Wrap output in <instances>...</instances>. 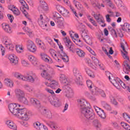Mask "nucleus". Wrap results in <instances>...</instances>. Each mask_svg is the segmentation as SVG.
<instances>
[{
	"label": "nucleus",
	"mask_w": 130,
	"mask_h": 130,
	"mask_svg": "<svg viewBox=\"0 0 130 130\" xmlns=\"http://www.w3.org/2000/svg\"><path fill=\"white\" fill-rule=\"evenodd\" d=\"M9 109L15 117L27 121L29 120V116L31 115V112L26 109H21V105L18 104H9Z\"/></svg>",
	"instance_id": "1"
},
{
	"label": "nucleus",
	"mask_w": 130,
	"mask_h": 130,
	"mask_svg": "<svg viewBox=\"0 0 130 130\" xmlns=\"http://www.w3.org/2000/svg\"><path fill=\"white\" fill-rule=\"evenodd\" d=\"M121 48L123 49V51H121L122 56L124 59L127 60L124 61L123 63V72L126 75L128 74V72H130V64H128V62L129 61V57L127 56V52L125 50L124 48V44H126V42L124 40H121Z\"/></svg>",
	"instance_id": "2"
},
{
	"label": "nucleus",
	"mask_w": 130,
	"mask_h": 130,
	"mask_svg": "<svg viewBox=\"0 0 130 130\" xmlns=\"http://www.w3.org/2000/svg\"><path fill=\"white\" fill-rule=\"evenodd\" d=\"M12 76L18 80H21V81H28V82H30V83H34L35 80L37 79L36 74L32 72H30L25 75H22L18 72H15L12 73Z\"/></svg>",
	"instance_id": "3"
},
{
	"label": "nucleus",
	"mask_w": 130,
	"mask_h": 130,
	"mask_svg": "<svg viewBox=\"0 0 130 130\" xmlns=\"http://www.w3.org/2000/svg\"><path fill=\"white\" fill-rule=\"evenodd\" d=\"M55 75V71L50 68L44 70L41 74V77L45 79V80H47V81H51V79L53 78V76Z\"/></svg>",
	"instance_id": "4"
},
{
	"label": "nucleus",
	"mask_w": 130,
	"mask_h": 130,
	"mask_svg": "<svg viewBox=\"0 0 130 130\" xmlns=\"http://www.w3.org/2000/svg\"><path fill=\"white\" fill-rule=\"evenodd\" d=\"M2 41L3 44L5 45L6 47H7L8 49H9L11 51L14 50V48H15V45L13 44V42H12L11 38L7 36H3L2 38Z\"/></svg>",
	"instance_id": "5"
},
{
	"label": "nucleus",
	"mask_w": 130,
	"mask_h": 130,
	"mask_svg": "<svg viewBox=\"0 0 130 130\" xmlns=\"http://www.w3.org/2000/svg\"><path fill=\"white\" fill-rule=\"evenodd\" d=\"M81 113L87 120H92L95 117L93 110L90 109V108L82 109L81 110Z\"/></svg>",
	"instance_id": "6"
},
{
	"label": "nucleus",
	"mask_w": 130,
	"mask_h": 130,
	"mask_svg": "<svg viewBox=\"0 0 130 130\" xmlns=\"http://www.w3.org/2000/svg\"><path fill=\"white\" fill-rule=\"evenodd\" d=\"M111 83L118 90H119L121 87H122L123 89L126 88V85L122 82V81H120V79L117 77L114 78L113 80L111 81Z\"/></svg>",
	"instance_id": "7"
},
{
	"label": "nucleus",
	"mask_w": 130,
	"mask_h": 130,
	"mask_svg": "<svg viewBox=\"0 0 130 130\" xmlns=\"http://www.w3.org/2000/svg\"><path fill=\"white\" fill-rule=\"evenodd\" d=\"M73 74L75 77V82L79 86H83V83H82V75L78 68L74 67L73 68Z\"/></svg>",
	"instance_id": "8"
},
{
	"label": "nucleus",
	"mask_w": 130,
	"mask_h": 130,
	"mask_svg": "<svg viewBox=\"0 0 130 130\" xmlns=\"http://www.w3.org/2000/svg\"><path fill=\"white\" fill-rule=\"evenodd\" d=\"M48 100L50 103L54 107H59L61 105L60 100L55 95L49 96Z\"/></svg>",
	"instance_id": "9"
},
{
	"label": "nucleus",
	"mask_w": 130,
	"mask_h": 130,
	"mask_svg": "<svg viewBox=\"0 0 130 130\" xmlns=\"http://www.w3.org/2000/svg\"><path fill=\"white\" fill-rule=\"evenodd\" d=\"M77 102L79 106L80 107L81 111L83 110V109H86V108H90V107H91L90 104H89L88 102H86L84 99H78Z\"/></svg>",
	"instance_id": "10"
},
{
	"label": "nucleus",
	"mask_w": 130,
	"mask_h": 130,
	"mask_svg": "<svg viewBox=\"0 0 130 130\" xmlns=\"http://www.w3.org/2000/svg\"><path fill=\"white\" fill-rule=\"evenodd\" d=\"M39 111L42 114V115H44V116H46L47 118L51 119L52 118V113L50 110L47 109L45 107H41L39 109Z\"/></svg>",
	"instance_id": "11"
},
{
	"label": "nucleus",
	"mask_w": 130,
	"mask_h": 130,
	"mask_svg": "<svg viewBox=\"0 0 130 130\" xmlns=\"http://www.w3.org/2000/svg\"><path fill=\"white\" fill-rule=\"evenodd\" d=\"M62 89L64 90V92H66V97L69 99L73 98L74 96V92L70 86L63 85Z\"/></svg>",
	"instance_id": "12"
},
{
	"label": "nucleus",
	"mask_w": 130,
	"mask_h": 130,
	"mask_svg": "<svg viewBox=\"0 0 130 130\" xmlns=\"http://www.w3.org/2000/svg\"><path fill=\"white\" fill-rule=\"evenodd\" d=\"M40 6L38 7L39 11H42V9L43 11H45V12H48V11H49V7H48V5L46 4L45 1L42 0L40 1Z\"/></svg>",
	"instance_id": "13"
},
{
	"label": "nucleus",
	"mask_w": 130,
	"mask_h": 130,
	"mask_svg": "<svg viewBox=\"0 0 130 130\" xmlns=\"http://www.w3.org/2000/svg\"><path fill=\"white\" fill-rule=\"evenodd\" d=\"M59 80L61 84L64 85V86H69L70 85V82L68 80V77L64 74H61L59 76Z\"/></svg>",
	"instance_id": "14"
},
{
	"label": "nucleus",
	"mask_w": 130,
	"mask_h": 130,
	"mask_svg": "<svg viewBox=\"0 0 130 130\" xmlns=\"http://www.w3.org/2000/svg\"><path fill=\"white\" fill-rule=\"evenodd\" d=\"M93 108L94 109H95L96 113H98L99 116H100V117L103 118V119L106 118V115L105 114V113H104V111H103V110L101 109L100 108L96 106H94Z\"/></svg>",
	"instance_id": "15"
},
{
	"label": "nucleus",
	"mask_w": 130,
	"mask_h": 130,
	"mask_svg": "<svg viewBox=\"0 0 130 130\" xmlns=\"http://www.w3.org/2000/svg\"><path fill=\"white\" fill-rule=\"evenodd\" d=\"M33 126L34 128L37 130H48V128L46 126L41 124L39 122H36L34 123Z\"/></svg>",
	"instance_id": "16"
},
{
	"label": "nucleus",
	"mask_w": 130,
	"mask_h": 130,
	"mask_svg": "<svg viewBox=\"0 0 130 130\" xmlns=\"http://www.w3.org/2000/svg\"><path fill=\"white\" fill-rule=\"evenodd\" d=\"M27 49L29 51H31V52H35L36 50H37V48L36 47V46L33 42L31 40H28L27 41Z\"/></svg>",
	"instance_id": "17"
},
{
	"label": "nucleus",
	"mask_w": 130,
	"mask_h": 130,
	"mask_svg": "<svg viewBox=\"0 0 130 130\" xmlns=\"http://www.w3.org/2000/svg\"><path fill=\"white\" fill-rule=\"evenodd\" d=\"M81 37L85 42L88 44V45H92V40H91L90 37L87 35L85 32H82Z\"/></svg>",
	"instance_id": "18"
},
{
	"label": "nucleus",
	"mask_w": 130,
	"mask_h": 130,
	"mask_svg": "<svg viewBox=\"0 0 130 130\" xmlns=\"http://www.w3.org/2000/svg\"><path fill=\"white\" fill-rule=\"evenodd\" d=\"M14 93L18 100L20 98H22V97H23V96H25V92L24 91V90L19 88L15 89L14 90Z\"/></svg>",
	"instance_id": "19"
},
{
	"label": "nucleus",
	"mask_w": 130,
	"mask_h": 130,
	"mask_svg": "<svg viewBox=\"0 0 130 130\" xmlns=\"http://www.w3.org/2000/svg\"><path fill=\"white\" fill-rule=\"evenodd\" d=\"M6 124L8 128L12 130H17L18 129V127L17 125L11 120H7L6 121Z\"/></svg>",
	"instance_id": "20"
},
{
	"label": "nucleus",
	"mask_w": 130,
	"mask_h": 130,
	"mask_svg": "<svg viewBox=\"0 0 130 130\" xmlns=\"http://www.w3.org/2000/svg\"><path fill=\"white\" fill-rule=\"evenodd\" d=\"M2 27L4 31L6 33H8V34H12L13 33V30L12 29V27L10 26V25L4 23L2 24Z\"/></svg>",
	"instance_id": "21"
},
{
	"label": "nucleus",
	"mask_w": 130,
	"mask_h": 130,
	"mask_svg": "<svg viewBox=\"0 0 130 130\" xmlns=\"http://www.w3.org/2000/svg\"><path fill=\"white\" fill-rule=\"evenodd\" d=\"M8 59H9L12 66H16V64H18V59L15 54L9 55L8 56Z\"/></svg>",
	"instance_id": "22"
},
{
	"label": "nucleus",
	"mask_w": 130,
	"mask_h": 130,
	"mask_svg": "<svg viewBox=\"0 0 130 130\" xmlns=\"http://www.w3.org/2000/svg\"><path fill=\"white\" fill-rule=\"evenodd\" d=\"M93 16L99 24H104L105 22L104 20V18H103V16L101 15L100 14H96L94 13Z\"/></svg>",
	"instance_id": "23"
},
{
	"label": "nucleus",
	"mask_w": 130,
	"mask_h": 130,
	"mask_svg": "<svg viewBox=\"0 0 130 130\" xmlns=\"http://www.w3.org/2000/svg\"><path fill=\"white\" fill-rule=\"evenodd\" d=\"M86 84L88 89H89V90H90V91L92 93H94V92H96V91H98L97 90L98 88L95 87V86H94V84H93V83H92V81H91L90 80L87 81Z\"/></svg>",
	"instance_id": "24"
},
{
	"label": "nucleus",
	"mask_w": 130,
	"mask_h": 130,
	"mask_svg": "<svg viewBox=\"0 0 130 130\" xmlns=\"http://www.w3.org/2000/svg\"><path fill=\"white\" fill-rule=\"evenodd\" d=\"M38 23L42 29H46V27H47V23L44 22L42 15L40 16V18L38 19Z\"/></svg>",
	"instance_id": "25"
},
{
	"label": "nucleus",
	"mask_w": 130,
	"mask_h": 130,
	"mask_svg": "<svg viewBox=\"0 0 130 130\" xmlns=\"http://www.w3.org/2000/svg\"><path fill=\"white\" fill-rule=\"evenodd\" d=\"M30 102L31 104H33L35 107L37 108H41V104H40V102L36 99H30Z\"/></svg>",
	"instance_id": "26"
},
{
	"label": "nucleus",
	"mask_w": 130,
	"mask_h": 130,
	"mask_svg": "<svg viewBox=\"0 0 130 130\" xmlns=\"http://www.w3.org/2000/svg\"><path fill=\"white\" fill-rule=\"evenodd\" d=\"M64 42L67 47L70 49V51H73V43L71 41V40L68 38L64 39Z\"/></svg>",
	"instance_id": "27"
},
{
	"label": "nucleus",
	"mask_w": 130,
	"mask_h": 130,
	"mask_svg": "<svg viewBox=\"0 0 130 130\" xmlns=\"http://www.w3.org/2000/svg\"><path fill=\"white\" fill-rule=\"evenodd\" d=\"M45 123L48 125L49 126L51 127V128L53 129H57V125L56 123L52 121H45Z\"/></svg>",
	"instance_id": "28"
},
{
	"label": "nucleus",
	"mask_w": 130,
	"mask_h": 130,
	"mask_svg": "<svg viewBox=\"0 0 130 130\" xmlns=\"http://www.w3.org/2000/svg\"><path fill=\"white\" fill-rule=\"evenodd\" d=\"M40 56L42 59L46 62H49V61H51V58L44 53H41L40 54Z\"/></svg>",
	"instance_id": "29"
},
{
	"label": "nucleus",
	"mask_w": 130,
	"mask_h": 130,
	"mask_svg": "<svg viewBox=\"0 0 130 130\" xmlns=\"http://www.w3.org/2000/svg\"><path fill=\"white\" fill-rule=\"evenodd\" d=\"M5 83L6 86H7V87H9V88H13V87H14V82H13V80L11 79H5Z\"/></svg>",
	"instance_id": "30"
},
{
	"label": "nucleus",
	"mask_w": 130,
	"mask_h": 130,
	"mask_svg": "<svg viewBox=\"0 0 130 130\" xmlns=\"http://www.w3.org/2000/svg\"><path fill=\"white\" fill-rule=\"evenodd\" d=\"M28 58L29 61H31L34 66H36V64H37V58L35 56L30 55L28 56Z\"/></svg>",
	"instance_id": "31"
},
{
	"label": "nucleus",
	"mask_w": 130,
	"mask_h": 130,
	"mask_svg": "<svg viewBox=\"0 0 130 130\" xmlns=\"http://www.w3.org/2000/svg\"><path fill=\"white\" fill-rule=\"evenodd\" d=\"M103 4H107L111 9H114L115 6L111 0H102Z\"/></svg>",
	"instance_id": "32"
},
{
	"label": "nucleus",
	"mask_w": 130,
	"mask_h": 130,
	"mask_svg": "<svg viewBox=\"0 0 130 130\" xmlns=\"http://www.w3.org/2000/svg\"><path fill=\"white\" fill-rule=\"evenodd\" d=\"M122 29L123 31H126L130 33V24L128 23H125L122 26Z\"/></svg>",
	"instance_id": "33"
},
{
	"label": "nucleus",
	"mask_w": 130,
	"mask_h": 130,
	"mask_svg": "<svg viewBox=\"0 0 130 130\" xmlns=\"http://www.w3.org/2000/svg\"><path fill=\"white\" fill-rule=\"evenodd\" d=\"M98 90H96V92H94L95 95H98V93L100 94L101 97L103 98H106V93L104 92V91L102 90H100L97 88Z\"/></svg>",
	"instance_id": "34"
},
{
	"label": "nucleus",
	"mask_w": 130,
	"mask_h": 130,
	"mask_svg": "<svg viewBox=\"0 0 130 130\" xmlns=\"http://www.w3.org/2000/svg\"><path fill=\"white\" fill-rule=\"evenodd\" d=\"M55 23L59 26H63V24H64V19L63 17L58 18L55 21Z\"/></svg>",
	"instance_id": "35"
},
{
	"label": "nucleus",
	"mask_w": 130,
	"mask_h": 130,
	"mask_svg": "<svg viewBox=\"0 0 130 130\" xmlns=\"http://www.w3.org/2000/svg\"><path fill=\"white\" fill-rule=\"evenodd\" d=\"M76 53L79 57H84L85 56V52L81 49H76Z\"/></svg>",
	"instance_id": "36"
},
{
	"label": "nucleus",
	"mask_w": 130,
	"mask_h": 130,
	"mask_svg": "<svg viewBox=\"0 0 130 130\" xmlns=\"http://www.w3.org/2000/svg\"><path fill=\"white\" fill-rule=\"evenodd\" d=\"M60 13L64 17V18H69V17H70V12L65 8L63 9Z\"/></svg>",
	"instance_id": "37"
},
{
	"label": "nucleus",
	"mask_w": 130,
	"mask_h": 130,
	"mask_svg": "<svg viewBox=\"0 0 130 130\" xmlns=\"http://www.w3.org/2000/svg\"><path fill=\"white\" fill-rule=\"evenodd\" d=\"M16 50L18 53H22L24 52V47L22 45H16Z\"/></svg>",
	"instance_id": "38"
},
{
	"label": "nucleus",
	"mask_w": 130,
	"mask_h": 130,
	"mask_svg": "<svg viewBox=\"0 0 130 130\" xmlns=\"http://www.w3.org/2000/svg\"><path fill=\"white\" fill-rule=\"evenodd\" d=\"M102 105L103 107L105 108V109H106V110H111V107H110V105L107 104V103L105 102H102Z\"/></svg>",
	"instance_id": "39"
},
{
	"label": "nucleus",
	"mask_w": 130,
	"mask_h": 130,
	"mask_svg": "<svg viewBox=\"0 0 130 130\" xmlns=\"http://www.w3.org/2000/svg\"><path fill=\"white\" fill-rule=\"evenodd\" d=\"M58 87V82H56L55 80H53L51 82V88L52 89H57Z\"/></svg>",
	"instance_id": "40"
},
{
	"label": "nucleus",
	"mask_w": 130,
	"mask_h": 130,
	"mask_svg": "<svg viewBox=\"0 0 130 130\" xmlns=\"http://www.w3.org/2000/svg\"><path fill=\"white\" fill-rule=\"evenodd\" d=\"M18 101H20V102H21V103H23L25 105H28V103H29L27 99L25 98V96L21 97L20 99H19Z\"/></svg>",
	"instance_id": "41"
},
{
	"label": "nucleus",
	"mask_w": 130,
	"mask_h": 130,
	"mask_svg": "<svg viewBox=\"0 0 130 130\" xmlns=\"http://www.w3.org/2000/svg\"><path fill=\"white\" fill-rule=\"evenodd\" d=\"M85 71L86 74H87V75L89 77H90V78H94V77H95V76H94V74L93 73V72H92V71L89 69V68H85Z\"/></svg>",
	"instance_id": "42"
},
{
	"label": "nucleus",
	"mask_w": 130,
	"mask_h": 130,
	"mask_svg": "<svg viewBox=\"0 0 130 130\" xmlns=\"http://www.w3.org/2000/svg\"><path fill=\"white\" fill-rule=\"evenodd\" d=\"M109 98L110 99L111 103L112 104H113L114 105H115V106H117V105H118V103L116 102V100H115V99L114 98V97H113V96L110 95Z\"/></svg>",
	"instance_id": "43"
},
{
	"label": "nucleus",
	"mask_w": 130,
	"mask_h": 130,
	"mask_svg": "<svg viewBox=\"0 0 130 130\" xmlns=\"http://www.w3.org/2000/svg\"><path fill=\"white\" fill-rule=\"evenodd\" d=\"M123 117L127 122H128V123H130V116L129 115L126 114V113H123Z\"/></svg>",
	"instance_id": "44"
},
{
	"label": "nucleus",
	"mask_w": 130,
	"mask_h": 130,
	"mask_svg": "<svg viewBox=\"0 0 130 130\" xmlns=\"http://www.w3.org/2000/svg\"><path fill=\"white\" fill-rule=\"evenodd\" d=\"M24 30L29 37H32V30L29 27H24Z\"/></svg>",
	"instance_id": "45"
},
{
	"label": "nucleus",
	"mask_w": 130,
	"mask_h": 130,
	"mask_svg": "<svg viewBox=\"0 0 130 130\" xmlns=\"http://www.w3.org/2000/svg\"><path fill=\"white\" fill-rule=\"evenodd\" d=\"M121 125L123 128L126 130H130V126L127 124V123H125L124 122H121Z\"/></svg>",
	"instance_id": "46"
},
{
	"label": "nucleus",
	"mask_w": 130,
	"mask_h": 130,
	"mask_svg": "<svg viewBox=\"0 0 130 130\" xmlns=\"http://www.w3.org/2000/svg\"><path fill=\"white\" fill-rule=\"evenodd\" d=\"M73 3L74 4V5H75V6L76 7V8H77V9H78V10H81V4H80L79 3V2L76 1V0H74L73 1Z\"/></svg>",
	"instance_id": "47"
},
{
	"label": "nucleus",
	"mask_w": 130,
	"mask_h": 130,
	"mask_svg": "<svg viewBox=\"0 0 130 130\" xmlns=\"http://www.w3.org/2000/svg\"><path fill=\"white\" fill-rule=\"evenodd\" d=\"M11 11H12L15 16H20V14H21L20 10L18 9V8H14V9H12Z\"/></svg>",
	"instance_id": "48"
},
{
	"label": "nucleus",
	"mask_w": 130,
	"mask_h": 130,
	"mask_svg": "<svg viewBox=\"0 0 130 130\" xmlns=\"http://www.w3.org/2000/svg\"><path fill=\"white\" fill-rule=\"evenodd\" d=\"M92 60L93 61V62L96 67H98V65L99 64V60H98V59L95 57H91Z\"/></svg>",
	"instance_id": "49"
},
{
	"label": "nucleus",
	"mask_w": 130,
	"mask_h": 130,
	"mask_svg": "<svg viewBox=\"0 0 130 130\" xmlns=\"http://www.w3.org/2000/svg\"><path fill=\"white\" fill-rule=\"evenodd\" d=\"M98 39L100 41V42H104V41L105 40V38H103V33L100 34L98 35Z\"/></svg>",
	"instance_id": "50"
},
{
	"label": "nucleus",
	"mask_w": 130,
	"mask_h": 130,
	"mask_svg": "<svg viewBox=\"0 0 130 130\" xmlns=\"http://www.w3.org/2000/svg\"><path fill=\"white\" fill-rule=\"evenodd\" d=\"M106 75L107 77H108L110 82H111V81H112L114 79H115V78H111V77H112V74H111V73L108 71L106 72Z\"/></svg>",
	"instance_id": "51"
},
{
	"label": "nucleus",
	"mask_w": 130,
	"mask_h": 130,
	"mask_svg": "<svg viewBox=\"0 0 130 130\" xmlns=\"http://www.w3.org/2000/svg\"><path fill=\"white\" fill-rule=\"evenodd\" d=\"M114 2L119 7H121V5H122V1L121 0H114Z\"/></svg>",
	"instance_id": "52"
},
{
	"label": "nucleus",
	"mask_w": 130,
	"mask_h": 130,
	"mask_svg": "<svg viewBox=\"0 0 130 130\" xmlns=\"http://www.w3.org/2000/svg\"><path fill=\"white\" fill-rule=\"evenodd\" d=\"M45 39H46V40H47V42H48V43L50 45H52V44H53V41L50 38H49L48 37H46L45 38Z\"/></svg>",
	"instance_id": "53"
},
{
	"label": "nucleus",
	"mask_w": 130,
	"mask_h": 130,
	"mask_svg": "<svg viewBox=\"0 0 130 130\" xmlns=\"http://www.w3.org/2000/svg\"><path fill=\"white\" fill-rule=\"evenodd\" d=\"M111 34L113 37H115L116 38H117V33L116 32V31L114 29H112L111 30Z\"/></svg>",
	"instance_id": "54"
},
{
	"label": "nucleus",
	"mask_w": 130,
	"mask_h": 130,
	"mask_svg": "<svg viewBox=\"0 0 130 130\" xmlns=\"http://www.w3.org/2000/svg\"><path fill=\"white\" fill-rule=\"evenodd\" d=\"M56 10L59 12V13H61L62 11L64 9L63 7L59 5H57L56 7Z\"/></svg>",
	"instance_id": "55"
},
{
	"label": "nucleus",
	"mask_w": 130,
	"mask_h": 130,
	"mask_svg": "<svg viewBox=\"0 0 130 130\" xmlns=\"http://www.w3.org/2000/svg\"><path fill=\"white\" fill-rule=\"evenodd\" d=\"M24 88L28 91V92H32L33 91V88L32 87H30L28 85H25Z\"/></svg>",
	"instance_id": "56"
},
{
	"label": "nucleus",
	"mask_w": 130,
	"mask_h": 130,
	"mask_svg": "<svg viewBox=\"0 0 130 130\" xmlns=\"http://www.w3.org/2000/svg\"><path fill=\"white\" fill-rule=\"evenodd\" d=\"M45 90L46 91V92H47L48 93H50V94H51V95H53V96H54V94H55L54 93V91H53V90L48 88H45Z\"/></svg>",
	"instance_id": "57"
},
{
	"label": "nucleus",
	"mask_w": 130,
	"mask_h": 130,
	"mask_svg": "<svg viewBox=\"0 0 130 130\" xmlns=\"http://www.w3.org/2000/svg\"><path fill=\"white\" fill-rule=\"evenodd\" d=\"M49 52L50 54H51V56H52V57H54V54L56 53V51H55V50H54L52 49H50L49 50Z\"/></svg>",
	"instance_id": "58"
},
{
	"label": "nucleus",
	"mask_w": 130,
	"mask_h": 130,
	"mask_svg": "<svg viewBox=\"0 0 130 130\" xmlns=\"http://www.w3.org/2000/svg\"><path fill=\"white\" fill-rule=\"evenodd\" d=\"M59 56H60V57L61 58H62V57H64V56H67V54H66V53H64V52L61 51L59 53Z\"/></svg>",
	"instance_id": "59"
},
{
	"label": "nucleus",
	"mask_w": 130,
	"mask_h": 130,
	"mask_svg": "<svg viewBox=\"0 0 130 130\" xmlns=\"http://www.w3.org/2000/svg\"><path fill=\"white\" fill-rule=\"evenodd\" d=\"M53 14V16L54 17V18H56V19H59L60 18H61V16L60 15V14H59V13L57 12H54Z\"/></svg>",
	"instance_id": "60"
},
{
	"label": "nucleus",
	"mask_w": 130,
	"mask_h": 130,
	"mask_svg": "<svg viewBox=\"0 0 130 130\" xmlns=\"http://www.w3.org/2000/svg\"><path fill=\"white\" fill-rule=\"evenodd\" d=\"M88 21H89V22H90V23H91L93 26H95V27L97 26V23H96V21H94L93 17L90 18Z\"/></svg>",
	"instance_id": "61"
},
{
	"label": "nucleus",
	"mask_w": 130,
	"mask_h": 130,
	"mask_svg": "<svg viewBox=\"0 0 130 130\" xmlns=\"http://www.w3.org/2000/svg\"><path fill=\"white\" fill-rule=\"evenodd\" d=\"M1 51L2 52V56H4V55H5V47L3 46V45H1Z\"/></svg>",
	"instance_id": "62"
},
{
	"label": "nucleus",
	"mask_w": 130,
	"mask_h": 130,
	"mask_svg": "<svg viewBox=\"0 0 130 130\" xmlns=\"http://www.w3.org/2000/svg\"><path fill=\"white\" fill-rule=\"evenodd\" d=\"M21 63L23 67H28L29 66V63L25 60H23Z\"/></svg>",
	"instance_id": "63"
},
{
	"label": "nucleus",
	"mask_w": 130,
	"mask_h": 130,
	"mask_svg": "<svg viewBox=\"0 0 130 130\" xmlns=\"http://www.w3.org/2000/svg\"><path fill=\"white\" fill-rule=\"evenodd\" d=\"M93 124L96 127H99V123L98 122V120H94L93 121Z\"/></svg>",
	"instance_id": "64"
}]
</instances>
